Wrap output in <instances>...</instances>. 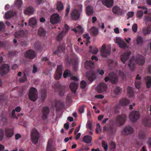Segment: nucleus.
Masks as SVG:
<instances>
[{
    "instance_id": "nucleus-59",
    "label": "nucleus",
    "mask_w": 151,
    "mask_h": 151,
    "mask_svg": "<svg viewBox=\"0 0 151 151\" xmlns=\"http://www.w3.org/2000/svg\"><path fill=\"white\" fill-rule=\"evenodd\" d=\"M95 97L98 99H101L104 97V96L101 95H98L95 96Z\"/></svg>"
},
{
    "instance_id": "nucleus-58",
    "label": "nucleus",
    "mask_w": 151,
    "mask_h": 151,
    "mask_svg": "<svg viewBox=\"0 0 151 151\" xmlns=\"http://www.w3.org/2000/svg\"><path fill=\"white\" fill-rule=\"evenodd\" d=\"M144 20L145 21H148L151 22V19L147 16H146L144 17Z\"/></svg>"
},
{
    "instance_id": "nucleus-43",
    "label": "nucleus",
    "mask_w": 151,
    "mask_h": 151,
    "mask_svg": "<svg viewBox=\"0 0 151 151\" xmlns=\"http://www.w3.org/2000/svg\"><path fill=\"white\" fill-rule=\"evenodd\" d=\"M137 43L138 45H141L143 42L142 38L140 36H138L136 39Z\"/></svg>"
},
{
    "instance_id": "nucleus-44",
    "label": "nucleus",
    "mask_w": 151,
    "mask_h": 151,
    "mask_svg": "<svg viewBox=\"0 0 151 151\" xmlns=\"http://www.w3.org/2000/svg\"><path fill=\"white\" fill-rule=\"evenodd\" d=\"M93 63L90 60L89 61H86L85 63V66L86 67H88L91 66L92 65H93Z\"/></svg>"
},
{
    "instance_id": "nucleus-62",
    "label": "nucleus",
    "mask_w": 151,
    "mask_h": 151,
    "mask_svg": "<svg viewBox=\"0 0 151 151\" xmlns=\"http://www.w3.org/2000/svg\"><path fill=\"white\" fill-rule=\"evenodd\" d=\"M18 68L17 65L16 64H14L12 66V68L13 70H15Z\"/></svg>"
},
{
    "instance_id": "nucleus-24",
    "label": "nucleus",
    "mask_w": 151,
    "mask_h": 151,
    "mask_svg": "<svg viewBox=\"0 0 151 151\" xmlns=\"http://www.w3.org/2000/svg\"><path fill=\"white\" fill-rule=\"evenodd\" d=\"M86 10L87 15H91L93 13V9L91 6H88L86 8Z\"/></svg>"
},
{
    "instance_id": "nucleus-40",
    "label": "nucleus",
    "mask_w": 151,
    "mask_h": 151,
    "mask_svg": "<svg viewBox=\"0 0 151 151\" xmlns=\"http://www.w3.org/2000/svg\"><path fill=\"white\" fill-rule=\"evenodd\" d=\"M4 136V129L0 128V141L2 140Z\"/></svg>"
},
{
    "instance_id": "nucleus-18",
    "label": "nucleus",
    "mask_w": 151,
    "mask_h": 151,
    "mask_svg": "<svg viewBox=\"0 0 151 151\" xmlns=\"http://www.w3.org/2000/svg\"><path fill=\"white\" fill-rule=\"evenodd\" d=\"M131 52H130L122 54L121 56V60L122 63H124L126 60L128 58L129 55H130Z\"/></svg>"
},
{
    "instance_id": "nucleus-42",
    "label": "nucleus",
    "mask_w": 151,
    "mask_h": 151,
    "mask_svg": "<svg viewBox=\"0 0 151 151\" xmlns=\"http://www.w3.org/2000/svg\"><path fill=\"white\" fill-rule=\"evenodd\" d=\"M64 35V33L61 32L59 33L57 37V39L58 40H61Z\"/></svg>"
},
{
    "instance_id": "nucleus-35",
    "label": "nucleus",
    "mask_w": 151,
    "mask_h": 151,
    "mask_svg": "<svg viewBox=\"0 0 151 151\" xmlns=\"http://www.w3.org/2000/svg\"><path fill=\"white\" fill-rule=\"evenodd\" d=\"M21 110V108L19 106L17 107L15 110H13L12 112V116L14 118H16V115L15 114V111H16L17 112H19Z\"/></svg>"
},
{
    "instance_id": "nucleus-21",
    "label": "nucleus",
    "mask_w": 151,
    "mask_h": 151,
    "mask_svg": "<svg viewBox=\"0 0 151 151\" xmlns=\"http://www.w3.org/2000/svg\"><path fill=\"white\" fill-rule=\"evenodd\" d=\"M78 84L76 82L71 83L70 85V88L72 92L75 93L78 89Z\"/></svg>"
},
{
    "instance_id": "nucleus-52",
    "label": "nucleus",
    "mask_w": 151,
    "mask_h": 151,
    "mask_svg": "<svg viewBox=\"0 0 151 151\" xmlns=\"http://www.w3.org/2000/svg\"><path fill=\"white\" fill-rule=\"evenodd\" d=\"M80 85L81 87V88H85L86 86V82L84 81H82L81 82Z\"/></svg>"
},
{
    "instance_id": "nucleus-5",
    "label": "nucleus",
    "mask_w": 151,
    "mask_h": 151,
    "mask_svg": "<svg viewBox=\"0 0 151 151\" xmlns=\"http://www.w3.org/2000/svg\"><path fill=\"white\" fill-rule=\"evenodd\" d=\"M129 101L127 98H124L122 99L114 106L115 109L120 108L122 106H126L129 103Z\"/></svg>"
},
{
    "instance_id": "nucleus-46",
    "label": "nucleus",
    "mask_w": 151,
    "mask_h": 151,
    "mask_svg": "<svg viewBox=\"0 0 151 151\" xmlns=\"http://www.w3.org/2000/svg\"><path fill=\"white\" fill-rule=\"evenodd\" d=\"M70 76V73L69 71L68 70H65L63 74V76L64 78H66L67 77Z\"/></svg>"
},
{
    "instance_id": "nucleus-31",
    "label": "nucleus",
    "mask_w": 151,
    "mask_h": 151,
    "mask_svg": "<svg viewBox=\"0 0 151 151\" xmlns=\"http://www.w3.org/2000/svg\"><path fill=\"white\" fill-rule=\"evenodd\" d=\"M38 35L40 36L43 37L46 34V31L42 28H40L38 31Z\"/></svg>"
},
{
    "instance_id": "nucleus-55",
    "label": "nucleus",
    "mask_w": 151,
    "mask_h": 151,
    "mask_svg": "<svg viewBox=\"0 0 151 151\" xmlns=\"http://www.w3.org/2000/svg\"><path fill=\"white\" fill-rule=\"evenodd\" d=\"M134 15L133 12H129L127 13V15L129 16V18L132 17Z\"/></svg>"
},
{
    "instance_id": "nucleus-19",
    "label": "nucleus",
    "mask_w": 151,
    "mask_h": 151,
    "mask_svg": "<svg viewBox=\"0 0 151 151\" xmlns=\"http://www.w3.org/2000/svg\"><path fill=\"white\" fill-rule=\"evenodd\" d=\"M133 132V129L130 126L126 127L122 131V133L125 135H128L132 134Z\"/></svg>"
},
{
    "instance_id": "nucleus-48",
    "label": "nucleus",
    "mask_w": 151,
    "mask_h": 151,
    "mask_svg": "<svg viewBox=\"0 0 151 151\" xmlns=\"http://www.w3.org/2000/svg\"><path fill=\"white\" fill-rule=\"evenodd\" d=\"M92 47L90 46L89 47V51L90 52L94 54H96L98 52V50L96 48H94L93 51L92 50Z\"/></svg>"
},
{
    "instance_id": "nucleus-32",
    "label": "nucleus",
    "mask_w": 151,
    "mask_h": 151,
    "mask_svg": "<svg viewBox=\"0 0 151 151\" xmlns=\"http://www.w3.org/2000/svg\"><path fill=\"white\" fill-rule=\"evenodd\" d=\"M63 5L60 1L58 2L57 3V9L58 11L62 10L63 9Z\"/></svg>"
},
{
    "instance_id": "nucleus-13",
    "label": "nucleus",
    "mask_w": 151,
    "mask_h": 151,
    "mask_svg": "<svg viewBox=\"0 0 151 151\" xmlns=\"http://www.w3.org/2000/svg\"><path fill=\"white\" fill-rule=\"evenodd\" d=\"M4 130L5 135L7 137L10 138L14 135L13 130L12 128L7 127Z\"/></svg>"
},
{
    "instance_id": "nucleus-29",
    "label": "nucleus",
    "mask_w": 151,
    "mask_h": 151,
    "mask_svg": "<svg viewBox=\"0 0 151 151\" xmlns=\"http://www.w3.org/2000/svg\"><path fill=\"white\" fill-rule=\"evenodd\" d=\"M52 143V139H49L48 140L47 147V151H51L52 150L51 147Z\"/></svg>"
},
{
    "instance_id": "nucleus-15",
    "label": "nucleus",
    "mask_w": 151,
    "mask_h": 151,
    "mask_svg": "<svg viewBox=\"0 0 151 151\" xmlns=\"http://www.w3.org/2000/svg\"><path fill=\"white\" fill-rule=\"evenodd\" d=\"M112 12L118 15H121L124 13V11L121 9L119 6H114L112 9Z\"/></svg>"
},
{
    "instance_id": "nucleus-33",
    "label": "nucleus",
    "mask_w": 151,
    "mask_h": 151,
    "mask_svg": "<svg viewBox=\"0 0 151 151\" xmlns=\"http://www.w3.org/2000/svg\"><path fill=\"white\" fill-rule=\"evenodd\" d=\"M90 32L92 33L93 35H97L99 32L98 29L95 27H92L90 29Z\"/></svg>"
},
{
    "instance_id": "nucleus-41",
    "label": "nucleus",
    "mask_w": 151,
    "mask_h": 151,
    "mask_svg": "<svg viewBox=\"0 0 151 151\" xmlns=\"http://www.w3.org/2000/svg\"><path fill=\"white\" fill-rule=\"evenodd\" d=\"M102 147L104 148V150L105 151H107L108 150V146L106 142L104 141H102Z\"/></svg>"
},
{
    "instance_id": "nucleus-27",
    "label": "nucleus",
    "mask_w": 151,
    "mask_h": 151,
    "mask_svg": "<svg viewBox=\"0 0 151 151\" xmlns=\"http://www.w3.org/2000/svg\"><path fill=\"white\" fill-rule=\"evenodd\" d=\"M16 13L15 12L13 13L12 11H9L7 12L5 15V17L6 19H9L11 18L13 16L15 15Z\"/></svg>"
},
{
    "instance_id": "nucleus-45",
    "label": "nucleus",
    "mask_w": 151,
    "mask_h": 151,
    "mask_svg": "<svg viewBox=\"0 0 151 151\" xmlns=\"http://www.w3.org/2000/svg\"><path fill=\"white\" fill-rule=\"evenodd\" d=\"M22 0H16L14 5L17 6L18 7H19L22 4Z\"/></svg>"
},
{
    "instance_id": "nucleus-60",
    "label": "nucleus",
    "mask_w": 151,
    "mask_h": 151,
    "mask_svg": "<svg viewBox=\"0 0 151 151\" xmlns=\"http://www.w3.org/2000/svg\"><path fill=\"white\" fill-rule=\"evenodd\" d=\"M4 146L3 145L0 144V151H4Z\"/></svg>"
},
{
    "instance_id": "nucleus-30",
    "label": "nucleus",
    "mask_w": 151,
    "mask_h": 151,
    "mask_svg": "<svg viewBox=\"0 0 151 151\" xmlns=\"http://www.w3.org/2000/svg\"><path fill=\"white\" fill-rule=\"evenodd\" d=\"M147 87L149 88L151 87V77L147 76L145 78Z\"/></svg>"
},
{
    "instance_id": "nucleus-36",
    "label": "nucleus",
    "mask_w": 151,
    "mask_h": 151,
    "mask_svg": "<svg viewBox=\"0 0 151 151\" xmlns=\"http://www.w3.org/2000/svg\"><path fill=\"white\" fill-rule=\"evenodd\" d=\"M86 75L88 77V79L91 82H92L95 78V76L93 74L91 73L90 74H87Z\"/></svg>"
},
{
    "instance_id": "nucleus-64",
    "label": "nucleus",
    "mask_w": 151,
    "mask_h": 151,
    "mask_svg": "<svg viewBox=\"0 0 151 151\" xmlns=\"http://www.w3.org/2000/svg\"><path fill=\"white\" fill-rule=\"evenodd\" d=\"M75 134L76 135V139H78L81 135V134L80 133H79L78 134L75 133Z\"/></svg>"
},
{
    "instance_id": "nucleus-37",
    "label": "nucleus",
    "mask_w": 151,
    "mask_h": 151,
    "mask_svg": "<svg viewBox=\"0 0 151 151\" xmlns=\"http://www.w3.org/2000/svg\"><path fill=\"white\" fill-rule=\"evenodd\" d=\"M143 32L145 34H148L150 33L151 31V28L148 27L143 29Z\"/></svg>"
},
{
    "instance_id": "nucleus-1",
    "label": "nucleus",
    "mask_w": 151,
    "mask_h": 151,
    "mask_svg": "<svg viewBox=\"0 0 151 151\" xmlns=\"http://www.w3.org/2000/svg\"><path fill=\"white\" fill-rule=\"evenodd\" d=\"M145 62V58L142 56L137 59L134 57L130 59L128 66L131 70H132L136 64L142 65L144 64Z\"/></svg>"
},
{
    "instance_id": "nucleus-56",
    "label": "nucleus",
    "mask_w": 151,
    "mask_h": 151,
    "mask_svg": "<svg viewBox=\"0 0 151 151\" xmlns=\"http://www.w3.org/2000/svg\"><path fill=\"white\" fill-rule=\"evenodd\" d=\"M79 112L82 114L83 113L84 111V108L83 106H81L78 109Z\"/></svg>"
},
{
    "instance_id": "nucleus-39",
    "label": "nucleus",
    "mask_w": 151,
    "mask_h": 151,
    "mask_svg": "<svg viewBox=\"0 0 151 151\" xmlns=\"http://www.w3.org/2000/svg\"><path fill=\"white\" fill-rule=\"evenodd\" d=\"M127 91L128 95L130 97L133 96L134 93L132 88L128 87L127 88Z\"/></svg>"
},
{
    "instance_id": "nucleus-34",
    "label": "nucleus",
    "mask_w": 151,
    "mask_h": 151,
    "mask_svg": "<svg viewBox=\"0 0 151 151\" xmlns=\"http://www.w3.org/2000/svg\"><path fill=\"white\" fill-rule=\"evenodd\" d=\"M140 78V77L138 75L136 78V80L135 82V85L136 87L139 89L140 87V83L138 81Z\"/></svg>"
},
{
    "instance_id": "nucleus-2",
    "label": "nucleus",
    "mask_w": 151,
    "mask_h": 151,
    "mask_svg": "<svg viewBox=\"0 0 151 151\" xmlns=\"http://www.w3.org/2000/svg\"><path fill=\"white\" fill-rule=\"evenodd\" d=\"M82 5L80 4L76 6L71 12V16L73 19H78L80 17V15L82 11Z\"/></svg>"
},
{
    "instance_id": "nucleus-57",
    "label": "nucleus",
    "mask_w": 151,
    "mask_h": 151,
    "mask_svg": "<svg viewBox=\"0 0 151 151\" xmlns=\"http://www.w3.org/2000/svg\"><path fill=\"white\" fill-rule=\"evenodd\" d=\"M98 73L101 75H103L104 74V71L103 70L99 69L98 70Z\"/></svg>"
},
{
    "instance_id": "nucleus-25",
    "label": "nucleus",
    "mask_w": 151,
    "mask_h": 151,
    "mask_svg": "<svg viewBox=\"0 0 151 151\" xmlns=\"http://www.w3.org/2000/svg\"><path fill=\"white\" fill-rule=\"evenodd\" d=\"M37 23V19L35 17H32L30 18L29 20V24L30 26L35 25Z\"/></svg>"
},
{
    "instance_id": "nucleus-3",
    "label": "nucleus",
    "mask_w": 151,
    "mask_h": 151,
    "mask_svg": "<svg viewBox=\"0 0 151 151\" xmlns=\"http://www.w3.org/2000/svg\"><path fill=\"white\" fill-rule=\"evenodd\" d=\"M29 99L32 101H35L37 98V90L32 87L30 88L28 94Z\"/></svg>"
},
{
    "instance_id": "nucleus-9",
    "label": "nucleus",
    "mask_w": 151,
    "mask_h": 151,
    "mask_svg": "<svg viewBox=\"0 0 151 151\" xmlns=\"http://www.w3.org/2000/svg\"><path fill=\"white\" fill-rule=\"evenodd\" d=\"M115 42L117 43L121 48H124L127 47V44L120 37H117L116 38Z\"/></svg>"
},
{
    "instance_id": "nucleus-61",
    "label": "nucleus",
    "mask_w": 151,
    "mask_h": 151,
    "mask_svg": "<svg viewBox=\"0 0 151 151\" xmlns=\"http://www.w3.org/2000/svg\"><path fill=\"white\" fill-rule=\"evenodd\" d=\"M83 37L84 38H86L88 40H89L90 38V37L87 34L84 35Z\"/></svg>"
},
{
    "instance_id": "nucleus-14",
    "label": "nucleus",
    "mask_w": 151,
    "mask_h": 151,
    "mask_svg": "<svg viewBox=\"0 0 151 151\" xmlns=\"http://www.w3.org/2000/svg\"><path fill=\"white\" fill-rule=\"evenodd\" d=\"M107 88L106 85L104 83L99 84L96 88V90L99 93H102L105 91Z\"/></svg>"
},
{
    "instance_id": "nucleus-63",
    "label": "nucleus",
    "mask_w": 151,
    "mask_h": 151,
    "mask_svg": "<svg viewBox=\"0 0 151 151\" xmlns=\"http://www.w3.org/2000/svg\"><path fill=\"white\" fill-rule=\"evenodd\" d=\"M64 127L65 129H68L69 128V123H67L64 124Z\"/></svg>"
},
{
    "instance_id": "nucleus-11",
    "label": "nucleus",
    "mask_w": 151,
    "mask_h": 151,
    "mask_svg": "<svg viewBox=\"0 0 151 151\" xmlns=\"http://www.w3.org/2000/svg\"><path fill=\"white\" fill-rule=\"evenodd\" d=\"M127 116L126 115L123 114L117 116L116 122L120 125H123L126 119Z\"/></svg>"
},
{
    "instance_id": "nucleus-51",
    "label": "nucleus",
    "mask_w": 151,
    "mask_h": 151,
    "mask_svg": "<svg viewBox=\"0 0 151 151\" xmlns=\"http://www.w3.org/2000/svg\"><path fill=\"white\" fill-rule=\"evenodd\" d=\"M69 29V27L67 25H65L64 26V28L63 29L62 32L66 33Z\"/></svg>"
},
{
    "instance_id": "nucleus-12",
    "label": "nucleus",
    "mask_w": 151,
    "mask_h": 151,
    "mask_svg": "<svg viewBox=\"0 0 151 151\" xmlns=\"http://www.w3.org/2000/svg\"><path fill=\"white\" fill-rule=\"evenodd\" d=\"M62 73V66L59 65L57 67L56 72L54 76L55 79L58 80L60 79L61 77Z\"/></svg>"
},
{
    "instance_id": "nucleus-49",
    "label": "nucleus",
    "mask_w": 151,
    "mask_h": 151,
    "mask_svg": "<svg viewBox=\"0 0 151 151\" xmlns=\"http://www.w3.org/2000/svg\"><path fill=\"white\" fill-rule=\"evenodd\" d=\"M96 125L97 127L96 129V133H98L101 131V128L99 124H97Z\"/></svg>"
},
{
    "instance_id": "nucleus-4",
    "label": "nucleus",
    "mask_w": 151,
    "mask_h": 151,
    "mask_svg": "<svg viewBox=\"0 0 151 151\" xmlns=\"http://www.w3.org/2000/svg\"><path fill=\"white\" fill-rule=\"evenodd\" d=\"M50 21L52 24H57L60 22L61 17L58 14L54 13L51 16Z\"/></svg>"
},
{
    "instance_id": "nucleus-53",
    "label": "nucleus",
    "mask_w": 151,
    "mask_h": 151,
    "mask_svg": "<svg viewBox=\"0 0 151 151\" xmlns=\"http://www.w3.org/2000/svg\"><path fill=\"white\" fill-rule=\"evenodd\" d=\"M70 5L69 4H68L66 9V13L65 15L66 17H67L68 15V13L70 11Z\"/></svg>"
},
{
    "instance_id": "nucleus-22",
    "label": "nucleus",
    "mask_w": 151,
    "mask_h": 151,
    "mask_svg": "<svg viewBox=\"0 0 151 151\" xmlns=\"http://www.w3.org/2000/svg\"><path fill=\"white\" fill-rule=\"evenodd\" d=\"M113 0H102V3L108 7L112 6L113 4Z\"/></svg>"
},
{
    "instance_id": "nucleus-23",
    "label": "nucleus",
    "mask_w": 151,
    "mask_h": 151,
    "mask_svg": "<svg viewBox=\"0 0 151 151\" xmlns=\"http://www.w3.org/2000/svg\"><path fill=\"white\" fill-rule=\"evenodd\" d=\"M48 113V108L47 107H44L42 109V112L41 116L43 119H45L47 118V115Z\"/></svg>"
},
{
    "instance_id": "nucleus-26",
    "label": "nucleus",
    "mask_w": 151,
    "mask_h": 151,
    "mask_svg": "<svg viewBox=\"0 0 151 151\" xmlns=\"http://www.w3.org/2000/svg\"><path fill=\"white\" fill-rule=\"evenodd\" d=\"M73 30L75 32H78L79 34H81L84 32L83 29L80 26H78L76 27V29H74Z\"/></svg>"
},
{
    "instance_id": "nucleus-38",
    "label": "nucleus",
    "mask_w": 151,
    "mask_h": 151,
    "mask_svg": "<svg viewBox=\"0 0 151 151\" xmlns=\"http://www.w3.org/2000/svg\"><path fill=\"white\" fill-rule=\"evenodd\" d=\"M143 13L142 11L141 10L138 11L136 14L137 17L139 19H141L143 16Z\"/></svg>"
},
{
    "instance_id": "nucleus-28",
    "label": "nucleus",
    "mask_w": 151,
    "mask_h": 151,
    "mask_svg": "<svg viewBox=\"0 0 151 151\" xmlns=\"http://www.w3.org/2000/svg\"><path fill=\"white\" fill-rule=\"evenodd\" d=\"M92 140V138L91 136L88 135L85 136L83 139V141L86 143L90 142Z\"/></svg>"
},
{
    "instance_id": "nucleus-17",
    "label": "nucleus",
    "mask_w": 151,
    "mask_h": 151,
    "mask_svg": "<svg viewBox=\"0 0 151 151\" xmlns=\"http://www.w3.org/2000/svg\"><path fill=\"white\" fill-rule=\"evenodd\" d=\"M9 70V67L8 64H4L2 65L0 70L1 74L2 76L4 75V74L7 73Z\"/></svg>"
},
{
    "instance_id": "nucleus-54",
    "label": "nucleus",
    "mask_w": 151,
    "mask_h": 151,
    "mask_svg": "<svg viewBox=\"0 0 151 151\" xmlns=\"http://www.w3.org/2000/svg\"><path fill=\"white\" fill-rule=\"evenodd\" d=\"M121 91L120 88L119 87H116L114 91V93L116 94H117Z\"/></svg>"
},
{
    "instance_id": "nucleus-50",
    "label": "nucleus",
    "mask_w": 151,
    "mask_h": 151,
    "mask_svg": "<svg viewBox=\"0 0 151 151\" xmlns=\"http://www.w3.org/2000/svg\"><path fill=\"white\" fill-rule=\"evenodd\" d=\"M145 136V134L143 132H140L139 134V136L140 138H144Z\"/></svg>"
},
{
    "instance_id": "nucleus-20",
    "label": "nucleus",
    "mask_w": 151,
    "mask_h": 151,
    "mask_svg": "<svg viewBox=\"0 0 151 151\" xmlns=\"http://www.w3.org/2000/svg\"><path fill=\"white\" fill-rule=\"evenodd\" d=\"M35 53L32 50H29L26 52L25 54V57L29 59H33L35 56Z\"/></svg>"
},
{
    "instance_id": "nucleus-16",
    "label": "nucleus",
    "mask_w": 151,
    "mask_h": 151,
    "mask_svg": "<svg viewBox=\"0 0 151 151\" xmlns=\"http://www.w3.org/2000/svg\"><path fill=\"white\" fill-rule=\"evenodd\" d=\"M35 12V9L32 7H28L26 8L24 11V13L26 15H30L33 14Z\"/></svg>"
},
{
    "instance_id": "nucleus-7",
    "label": "nucleus",
    "mask_w": 151,
    "mask_h": 151,
    "mask_svg": "<svg viewBox=\"0 0 151 151\" xmlns=\"http://www.w3.org/2000/svg\"><path fill=\"white\" fill-rule=\"evenodd\" d=\"M39 137V133L37 130L35 129H32V134L31 139L32 142L34 143H36Z\"/></svg>"
},
{
    "instance_id": "nucleus-6",
    "label": "nucleus",
    "mask_w": 151,
    "mask_h": 151,
    "mask_svg": "<svg viewBox=\"0 0 151 151\" xmlns=\"http://www.w3.org/2000/svg\"><path fill=\"white\" fill-rule=\"evenodd\" d=\"M139 117V114L138 111H133L129 114V118L131 121L134 122Z\"/></svg>"
},
{
    "instance_id": "nucleus-10",
    "label": "nucleus",
    "mask_w": 151,
    "mask_h": 151,
    "mask_svg": "<svg viewBox=\"0 0 151 151\" xmlns=\"http://www.w3.org/2000/svg\"><path fill=\"white\" fill-rule=\"evenodd\" d=\"M109 80L112 83H116L118 81V78L113 73H111L109 75L108 77H106L105 78V81L107 82Z\"/></svg>"
},
{
    "instance_id": "nucleus-8",
    "label": "nucleus",
    "mask_w": 151,
    "mask_h": 151,
    "mask_svg": "<svg viewBox=\"0 0 151 151\" xmlns=\"http://www.w3.org/2000/svg\"><path fill=\"white\" fill-rule=\"evenodd\" d=\"M101 52V56L106 57L110 55L111 50L110 48H106L105 45H103L102 47Z\"/></svg>"
},
{
    "instance_id": "nucleus-47",
    "label": "nucleus",
    "mask_w": 151,
    "mask_h": 151,
    "mask_svg": "<svg viewBox=\"0 0 151 151\" xmlns=\"http://www.w3.org/2000/svg\"><path fill=\"white\" fill-rule=\"evenodd\" d=\"M137 25L136 24H134L132 27V29L134 32H136L137 29Z\"/></svg>"
}]
</instances>
